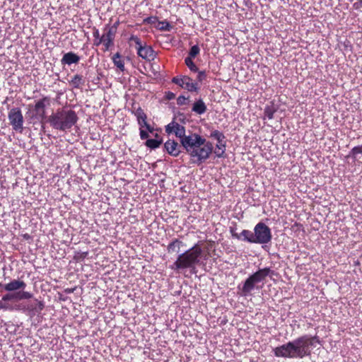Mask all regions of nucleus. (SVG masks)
Wrapping results in <instances>:
<instances>
[{
    "instance_id": "4be33fe9",
    "label": "nucleus",
    "mask_w": 362,
    "mask_h": 362,
    "mask_svg": "<svg viewBox=\"0 0 362 362\" xmlns=\"http://www.w3.org/2000/svg\"><path fill=\"white\" fill-rule=\"evenodd\" d=\"M185 78V83H184V86L182 88H185L190 92L197 91L199 88L197 86V83L193 82L192 79L187 76V78Z\"/></svg>"
},
{
    "instance_id": "72a5a7b5",
    "label": "nucleus",
    "mask_w": 362,
    "mask_h": 362,
    "mask_svg": "<svg viewBox=\"0 0 362 362\" xmlns=\"http://www.w3.org/2000/svg\"><path fill=\"white\" fill-rule=\"evenodd\" d=\"M159 24L160 25V27L159 28L160 30L170 31V29L172 28V26L170 25L169 22L166 21H160L159 22Z\"/></svg>"
},
{
    "instance_id": "c9c22d12",
    "label": "nucleus",
    "mask_w": 362,
    "mask_h": 362,
    "mask_svg": "<svg viewBox=\"0 0 362 362\" xmlns=\"http://www.w3.org/2000/svg\"><path fill=\"white\" fill-rule=\"evenodd\" d=\"M197 80L199 82H202L203 81L206 80V74L205 71H197Z\"/></svg>"
},
{
    "instance_id": "ddd939ff",
    "label": "nucleus",
    "mask_w": 362,
    "mask_h": 362,
    "mask_svg": "<svg viewBox=\"0 0 362 362\" xmlns=\"http://www.w3.org/2000/svg\"><path fill=\"white\" fill-rule=\"evenodd\" d=\"M32 297L33 294L28 291L8 292L2 296V300L3 302L8 303L10 300L30 299Z\"/></svg>"
},
{
    "instance_id": "473e14b6",
    "label": "nucleus",
    "mask_w": 362,
    "mask_h": 362,
    "mask_svg": "<svg viewBox=\"0 0 362 362\" xmlns=\"http://www.w3.org/2000/svg\"><path fill=\"white\" fill-rule=\"evenodd\" d=\"M133 113L136 117L137 119H142V117H146V113L144 112V110L140 107L135 109L133 111Z\"/></svg>"
},
{
    "instance_id": "e433bc0d",
    "label": "nucleus",
    "mask_w": 362,
    "mask_h": 362,
    "mask_svg": "<svg viewBox=\"0 0 362 362\" xmlns=\"http://www.w3.org/2000/svg\"><path fill=\"white\" fill-rule=\"evenodd\" d=\"M187 100H188V98H186L184 95H180L177 98V103L178 105H183L186 104Z\"/></svg>"
},
{
    "instance_id": "9b49d317",
    "label": "nucleus",
    "mask_w": 362,
    "mask_h": 362,
    "mask_svg": "<svg viewBox=\"0 0 362 362\" xmlns=\"http://www.w3.org/2000/svg\"><path fill=\"white\" fill-rule=\"evenodd\" d=\"M26 287V284L20 279H13L10 282L7 284H1L0 283V291H7V292H18L20 291H24Z\"/></svg>"
},
{
    "instance_id": "f704fd0d",
    "label": "nucleus",
    "mask_w": 362,
    "mask_h": 362,
    "mask_svg": "<svg viewBox=\"0 0 362 362\" xmlns=\"http://www.w3.org/2000/svg\"><path fill=\"white\" fill-rule=\"evenodd\" d=\"M12 309L13 305H10L8 303L3 302L2 298L0 300V310H11Z\"/></svg>"
},
{
    "instance_id": "f03ea898",
    "label": "nucleus",
    "mask_w": 362,
    "mask_h": 362,
    "mask_svg": "<svg viewBox=\"0 0 362 362\" xmlns=\"http://www.w3.org/2000/svg\"><path fill=\"white\" fill-rule=\"evenodd\" d=\"M78 120L76 112L66 107H60L53 112L47 118L50 127L57 131L67 132Z\"/></svg>"
},
{
    "instance_id": "c03bdc74",
    "label": "nucleus",
    "mask_w": 362,
    "mask_h": 362,
    "mask_svg": "<svg viewBox=\"0 0 362 362\" xmlns=\"http://www.w3.org/2000/svg\"><path fill=\"white\" fill-rule=\"evenodd\" d=\"M93 35L94 38L101 37V36L100 35L99 30L96 28H93Z\"/></svg>"
},
{
    "instance_id": "a878e982",
    "label": "nucleus",
    "mask_w": 362,
    "mask_h": 362,
    "mask_svg": "<svg viewBox=\"0 0 362 362\" xmlns=\"http://www.w3.org/2000/svg\"><path fill=\"white\" fill-rule=\"evenodd\" d=\"M226 151V141H221L216 145L215 154L218 158L223 157Z\"/></svg>"
},
{
    "instance_id": "6ab92c4d",
    "label": "nucleus",
    "mask_w": 362,
    "mask_h": 362,
    "mask_svg": "<svg viewBox=\"0 0 362 362\" xmlns=\"http://www.w3.org/2000/svg\"><path fill=\"white\" fill-rule=\"evenodd\" d=\"M35 305H31L28 308V310L31 312L33 315L40 314L45 308V303L43 301L35 300Z\"/></svg>"
},
{
    "instance_id": "dca6fc26",
    "label": "nucleus",
    "mask_w": 362,
    "mask_h": 362,
    "mask_svg": "<svg viewBox=\"0 0 362 362\" xmlns=\"http://www.w3.org/2000/svg\"><path fill=\"white\" fill-rule=\"evenodd\" d=\"M79 61V56L73 52H69L64 54L61 59V63L62 65H71L72 64H78Z\"/></svg>"
},
{
    "instance_id": "1a4fd4ad",
    "label": "nucleus",
    "mask_w": 362,
    "mask_h": 362,
    "mask_svg": "<svg viewBox=\"0 0 362 362\" xmlns=\"http://www.w3.org/2000/svg\"><path fill=\"white\" fill-rule=\"evenodd\" d=\"M10 124L13 130L22 132L23 129V116L19 107H13L8 114Z\"/></svg>"
},
{
    "instance_id": "7c9ffc66",
    "label": "nucleus",
    "mask_w": 362,
    "mask_h": 362,
    "mask_svg": "<svg viewBox=\"0 0 362 362\" xmlns=\"http://www.w3.org/2000/svg\"><path fill=\"white\" fill-rule=\"evenodd\" d=\"M200 52V48L197 45H193L189 52L188 56L187 57L195 58Z\"/></svg>"
},
{
    "instance_id": "f3484780",
    "label": "nucleus",
    "mask_w": 362,
    "mask_h": 362,
    "mask_svg": "<svg viewBox=\"0 0 362 362\" xmlns=\"http://www.w3.org/2000/svg\"><path fill=\"white\" fill-rule=\"evenodd\" d=\"M207 110L206 105L202 99L197 100L192 106V110L198 115L204 114Z\"/></svg>"
},
{
    "instance_id": "a19ab883",
    "label": "nucleus",
    "mask_w": 362,
    "mask_h": 362,
    "mask_svg": "<svg viewBox=\"0 0 362 362\" xmlns=\"http://www.w3.org/2000/svg\"><path fill=\"white\" fill-rule=\"evenodd\" d=\"M230 232L233 238H236L238 240H240V235L235 232V229L234 228H230Z\"/></svg>"
},
{
    "instance_id": "6e6552de",
    "label": "nucleus",
    "mask_w": 362,
    "mask_h": 362,
    "mask_svg": "<svg viewBox=\"0 0 362 362\" xmlns=\"http://www.w3.org/2000/svg\"><path fill=\"white\" fill-rule=\"evenodd\" d=\"M254 240L256 244L266 245L271 242L272 231L269 226L262 222L258 223L254 228Z\"/></svg>"
},
{
    "instance_id": "79ce46f5",
    "label": "nucleus",
    "mask_w": 362,
    "mask_h": 362,
    "mask_svg": "<svg viewBox=\"0 0 362 362\" xmlns=\"http://www.w3.org/2000/svg\"><path fill=\"white\" fill-rule=\"evenodd\" d=\"M119 25V21H117L112 25L110 26L109 25V29H110L111 30H114V32L117 33V30Z\"/></svg>"
},
{
    "instance_id": "aec40b11",
    "label": "nucleus",
    "mask_w": 362,
    "mask_h": 362,
    "mask_svg": "<svg viewBox=\"0 0 362 362\" xmlns=\"http://www.w3.org/2000/svg\"><path fill=\"white\" fill-rule=\"evenodd\" d=\"M69 84L74 88H80L85 83V81L81 75L76 74L69 81Z\"/></svg>"
},
{
    "instance_id": "4c0bfd02",
    "label": "nucleus",
    "mask_w": 362,
    "mask_h": 362,
    "mask_svg": "<svg viewBox=\"0 0 362 362\" xmlns=\"http://www.w3.org/2000/svg\"><path fill=\"white\" fill-rule=\"evenodd\" d=\"M147 116L146 117H142V119H137L138 124L139 125V128L144 129L147 124L146 122Z\"/></svg>"
},
{
    "instance_id": "2eb2a0df",
    "label": "nucleus",
    "mask_w": 362,
    "mask_h": 362,
    "mask_svg": "<svg viewBox=\"0 0 362 362\" xmlns=\"http://www.w3.org/2000/svg\"><path fill=\"white\" fill-rule=\"evenodd\" d=\"M182 148L181 144L179 145L177 141L173 139H168L164 144V148L168 154L173 157H177L181 153L180 148Z\"/></svg>"
},
{
    "instance_id": "b1692460",
    "label": "nucleus",
    "mask_w": 362,
    "mask_h": 362,
    "mask_svg": "<svg viewBox=\"0 0 362 362\" xmlns=\"http://www.w3.org/2000/svg\"><path fill=\"white\" fill-rule=\"evenodd\" d=\"M112 62L121 71H124V62L121 59V55L119 52H117L112 57Z\"/></svg>"
},
{
    "instance_id": "a211bd4d",
    "label": "nucleus",
    "mask_w": 362,
    "mask_h": 362,
    "mask_svg": "<svg viewBox=\"0 0 362 362\" xmlns=\"http://www.w3.org/2000/svg\"><path fill=\"white\" fill-rule=\"evenodd\" d=\"M183 245V243L179 239L173 240L168 245L167 250L168 253L179 252L180 247Z\"/></svg>"
},
{
    "instance_id": "49530a36",
    "label": "nucleus",
    "mask_w": 362,
    "mask_h": 362,
    "mask_svg": "<svg viewBox=\"0 0 362 362\" xmlns=\"http://www.w3.org/2000/svg\"><path fill=\"white\" fill-rule=\"evenodd\" d=\"M354 6L357 9L362 7V0H359L354 4Z\"/></svg>"
},
{
    "instance_id": "7ed1b4c3",
    "label": "nucleus",
    "mask_w": 362,
    "mask_h": 362,
    "mask_svg": "<svg viewBox=\"0 0 362 362\" xmlns=\"http://www.w3.org/2000/svg\"><path fill=\"white\" fill-rule=\"evenodd\" d=\"M202 248L194 245L190 249L178 255L175 262L170 266L173 270H184L189 269L192 274L196 273V266L199 263L202 255Z\"/></svg>"
},
{
    "instance_id": "5701e85b",
    "label": "nucleus",
    "mask_w": 362,
    "mask_h": 362,
    "mask_svg": "<svg viewBox=\"0 0 362 362\" xmlns=\"http://www.w3.org/2000/svg\"><path fill=\"white\" fill-rule=\"evenodd\" d=\"M239 235H240V240L250 243H255L253 232L249 230H243Z\"/></svg>"
},
{
    "instance_id": "ea45409f",
    "label": "nucleus",
    "mask_w": 362,
    "mask_h": 362,
    "mask_svg": "<svg viewBox=\"0 0 362 362\" xmlns=\"http://www.w3.org/2000/svg\"><path fill=\"white\" fill-rule=\"evenodd\" d=\"M139 135L141 140L147 139L148 137V132L141 128H139Z\"/></svg>"
},
{
    "instance_id": "09e8293b",
    "label": "nucleus",
    "mask_w": 362,
    "mask_h": 362,
    "mask_svg": "<svg viewBox=\"0 0 362 362\" xmlns=\"http://www.w3.org/2000/svg\"><path fill=\"white\" fill-rule=\"evenodd\" d=\"M145 127L148 132L151 133L153 132V127H152L148 123Z\"/></svg>"
},
{
    "instance_id": "39448f33",
    "label": "nucleus",
    "mask_w": 362,
    "mask_h": 362,
    "mask_svg": "<svg viewBox=\"0 0 362 362\" xmlns=\"http://www.w3.org/2000/svg\"><path fill=\"white\" fill-rule=\"evenodd\" d=\"M273 353L279 358H303L306 356L298 337L274 348Z\"/></svg>"
},
{
    "instance_id": "8fccbe9b",
    "label": "nucleus",
    "mask_w": 362,
    "mask_h": 362,
    "mask_svg": "<svg viewBox=\"0 0 362 362\" xmlns=\"http://www.w3.org/2000/svg\"><path fill=\"white\" fill-rule=\"evenodd\" d=\"M267 247V245L262 246V248L264 249V250H266Z\"/></svg>"
},
{
    "instance_id": "de8ad7c7",
    "label": "nucleus",
    "mask_w": 362,
    "mask_h": 362,
    "mask_svg": "<svg viewBox=\"0 0 362 362\" xmlns=\"http://www.w3.org/2000/svg\"><path fill=\"white\" fill-rule=\"evenodd\" d=\"M167 98L168 100H172L175 98V94L172 92H168Z\"/></svg>"
},
{
    "instance_id": "393cba45",
    "label": "nucleus",
    "mask_w": 362,
    "mask_h": 362,
    "mask_svg": "<svg viewBox=\"0 0 362 362\" xmlns=\"http://www.w3.org/2000/svg\"><path fill=\"white\" fill-rule=\"evenodd\" d=\"M181 127V124L176 122H171L168 125L165 126V132L168 134H176V132L178 131L179 128Z\"/></svg>"
},
{
    "instance_id": "4468645a",
    "label": "nucleus",
    "mask_w": 362,
    "mask_h": 362,
    "mask_svg": "<svg viewBox=\"0 0 362 362\" xmlns=\"http://www.w3.org/2000/svg\"><path fill=\"white\" fill-rule=\"evenodd\" d=\"M198 134L189 132L188 135L186 134L185 127L182 125L179 128L178 131L176 132L175 136L180 140L181 144V146L182 148L190 142L194 138V136H197Z\"/></svg>"
},
{
    "instance_id": "58836bf2",
    "label": "nucleus",
    "mask_w": 362,
    "mask_h": 362,
    "mask_svg": "<svg viewBox=\"0 0 362 362\" xmlns=\"http://www.w3.org/2000/svg\"><path fill=\"white\" fill-rule=\"evenodd\" d=\"M157 21V18L155 16L147 17L144 19V23L145 24H153Z\"/></svg>"
},
{
    "instance_id": "0eeeda50",
    "label": "nucleus",
    "mask_w": 362,
    "mask_h": 362,
    "mask_svg": "<svg viewBox=\"0 0 362 362\" xmlns=\"http://www.w3.org/2000/svg\"><path fill=\"white\" fill-rule=\"evenodd\" d=\"M129 42H134L136 44V49L139 57L147 61H153L156 57V53L151 46L146 43L142 44L140 38L137 35H132L129 38Z\"/></svg>"
},
{
    "instance_id": "cd10ccee",
    "label": "nucleus",
    "mask_w": 362,
    "mask_h": 362,
    "mask_svg": "<svg viewBox=\"0 0 362 362\" xmlns=\"http://www.w3.org/2000/svg\"><path fill=\"white\" fill-rule=\"evenodd\" d=\"M210 137L216 139L217 143L223 141L226 139L224 134L218 130H214L211 132Z\"/></svg>"
},
{
    "instance_id": "412c9836",
    "label": "nucleus",
    "mask_w": 362,
    "mask_h": 362,
    "mask_svg": "<svg viewBox=\"0 0 362 362\" xmlns=\"http://www.w3.org/2000/svg\"><path fill=\"white\" fill-rule=\"evenodd\" d=\"M276 111L277 108L273 103L271 105H267L264 109V119L267 118L268 119H272L274 118V115Z\"/></svg>"
},
{
    "instance_id": "9d476101",
    "label": "nucleus",
    "mask_w": 362,
    "mask_h": 362,
    "mask_svg": "<svg viewBox=\"0 0 362 362\" xmlns=\"http://www.w3.org/2000/svg\"><path fill=\"white\" fill-rule=\"evenodd\" d=\"M301 343L303 350L305 353L306 356H308L311 354V349L315 347V344H320L319 337L317 335L310 336L305 334L298 337Z\"/></svg>"
},
{
    "instance_id": "20e7f679",
    "label": "nucleus",
    "mask_w": 362,
    "mask_h": 362,
    "mask_svg": "<svg viewBox=\"0 0 362 362\" xmlns=\"http://www.w3.org/2000/svg\"><path fill=\"white\" fill-rule=\"evenodd\" d=\"M275 274V272L269 267L259 269L256 272L250 275L243 283L242 287L238 286L242 296H248L251 295V292L255 288H259L257 284L263 281L267 276H272Z\"/></svg>"
},
{
    "instance_id": "c85d7f7f",
    "label": "nucleus",
    "mask_w": 362,
    "mask_h": 362,
    "mask_svg": "<svg viewBox=\"0 0 362 362\" xmlns=\"http://www.w3.org/2000/svg\"><path fill=\"white\" fill-rule=\"evenodd\" d=\"M358 154H362V145L354 147L349 152L347 157H351L354 160H356Z\"/></svg>"
},
{
    "instance_id": "f8f14e48",
    "label": "nucleus",
    "mask_w": 362,
    "mask_h": 362,
    "mask_svg": "<svg viewBox=\"0 0 362 362\" xmlns=\"http://www.w3.org/2000/svg\"><path fill=\"white\" fill-rule=\"evenodd\" d=\"M104 33L102 35L103 40L104 50L108 51L114 46V40L116 35V33L114 30L109 29V24L105 25L104 27Z\"/></svg>"
},
{
    "instance_id": "a18cd8bd",
    "label": "nucleus",
    "mask_w": 362,
    "mask_h": 362,
    "mask_svg": "<svg viewBox=\"0 0 362 362\" xmlns=\"http://www.w3.org/2000/svg\"><path fill=\"white\" fill-rule=\"evenodd\" d=\"M24 310L25 308L23 307L21 304L16 305L15 306L13 305V309L11 310Z\"/></svg>"
},
{
    "instance_id": "423d86ee",
    "label": "nucleus",
    "mask_w": 362,
    "mask_h": 362,
    "mask_svg": "<svg viewBox=\"0 0 362 362\" xmlns=\"http://www.w3.org/2000/svg\"><path fill=\"white\" fill-rule=\"evenodd\" d=\"M49 98L45 96L36 101L34 105H28L27 115H29L30 119L42 122L46 119V107L49 105Z\"/></svg>"
},
{
    "instance_id": "2f4dec72",
    "label": "nucleus",
    "mask_w": 362,
    "mask_h": 362,
    "mask_svg": "<svg viewBox=\"0 0 362 362\" xmlns=\"http://www.w3.org/2000/svg\"><path fill=\"white\" fill-rule=\"evenodd\" d=\"M187 76H177L172 78V82L182 88L184 86L185 78Z\"/></svg>"
},
{
    "instance_id": "37998d69",
    "label": "nucleus",
    "mask_w": 362,
    "mask_h": 362,
    "mask_svg": "<svg viewBox=\"0 0 362 362\" xmlns=\"http://www.w3.org/2000/svg\"><path fill=\"white\" fill-rule=\"evenodd\" d=\"M94 45L99 46L100 44L103 45V37L94 38Z\"/></svg>"
},
{
    "instance_id": "f257e3e1",
    "label": "nucleus",
    "mask_w": 362,
    "mask_h": 362,
    "mask_svg": "<svg viewBox=\"0 0 362 362\" xmlns=\"http://www.w3.org/2000/svg\"><path fill=\"white\" fill-rule=\"evenodd\" d=\"M183 149L189 156L191 163L199 165L210 158L214 146L211 142L197 134Z\"/></svg>"
},
{
    "instance_id": "c756f323",
    "label": "nucleus",
    "mask_w": 362,
    "mask_h": 362,
    "mask_svg": "<svg viewBox=\"0 0 362 362\" xmlns=\"http://www.w3.org/2000/svg\"><path fill=\"white\" fill-rule=\"evenodd\" d=\"M185 63L191 71H192V72L198 71L199 69L195 65V64L193 62L192 58L186 57L185 59Z\"/></svg>"
},
{
    "instance_id": "bb28decb",
    "label": "nucleus",
    "mask_w": 362,
    "mask_h": 362,
    "mask_svg": "<svg viewBox=\"0 0 362 362\" xmlns=\"http://www.w3.org/2000/svg\"><path fill=\"white\" fill-rule=\"evenodd\" d=\"M162 144V140H158L155 139H147L145 142V145L151 149H156L158 148Z\"/></svg>"
}]
</instances>
